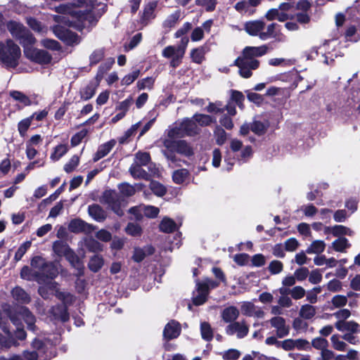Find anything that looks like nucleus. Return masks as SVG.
Returning <instances> with one entry per match:
<instances>
[{
	"instance_id": "26",
	"label": "nucleus",
	"mask_w": 360,
	"mask_h": 360,
	"mask_svg": "<svg viewBox=\"0 0 360 360\" xmlns=\"http://www.w3.org/2000/svg\"><path fill=\"white\" fill-rule=\"evenodd\" d=\"M181 12L180 10H176L172 14L169 15L162 22V27L167 30H170L174 27L181 19Z\"/></svg>"
},
{
	"instance_id": "55",
	"label": "nucleus",
	"mask_w": 360,
	"mask_h": 360,
	"mask_svg": "<svg viewBox=\"0 0 360 360\" xmlns=\"http://www.w3.org/2000/svg\"><path fill=\"white\" fill-rule=\"evenodd\" d=\"M278 24L273 22L268 25L266 31L262 32L259 34V38L262 40H266L271 37H276L275 29Z\"/></svg>"
},
{
	"instance_id": "10",
	"label": "nucleus",
	"mask_w": 360,
	"mask_h": 360,
	"mask_svg": "<svg viewBox=\"0 0 360 360\" xmlns=\"http://www.w3.org/2000/svg\"><path fill=\"white\" fill-rule=\"evenodd\" d=\"M181 333V326L176 320L169 321L165 326L162 333L163 340L170 341L177 338Z\"/></svg>"
},
{
	"instance_id": "41",
	"label": "nucleus",
	"mask_w": 360,
	"mask_h": 360,
	"mask_svg": "<svg viewBox=\"0 0 360 360\" xmlns=\"http://www.w3.org/2000/svg\"><path fill=\"white\" fill-rule=\"evenodd\" d=\"M316 314V309L311 304H304L300 310V316L304 319H311Z\"/></svg>"
},
{
	"instance_id": "31",
	"label": "nucleus",
	"mask_w": 360,
	"mask_h": 360,
	"mask_svg": "<svg viewBox=\"0 0 360 360\" xmlns=\"http://www.w3.org/2000/svg\"><path fill=\"white\" fill-rule=\"evenodd\" d=\"M105 53L104 48L94 50L89 56V67H94L101 62L105 57Z\"/></svg>"
},
{
	"instance_id": "46",
	"label": "nucleus",
	"mask_w": 360,
	"mask_h": 360,
	"mask_svg": "<svg viewBox=\"0 0 360 360\" xmlns=\"http://www.w3.org/2000/svg\"><path fill=\"white\" fill-rule=\"evenodd\" d=\"M32 122L31 119L27 117L18 123V131L21 137L24 138L27 135V131L30 127Z\"/></svg>"
},
{
	"instance_id": "38",
	"label": "nucleus",
	"mask_w": 360,
	"mask_h": 360,
	"mask_svg": "<svg viewBox=\"0 0 360 360\" xmlns=\"http://www.w3.org/2000/svg\"><path fill=\"white\" fill-rule=\"evenodd\" d=\"M68 151V147L66 144H58L53 148V151L51 153L50 158L53 161H58L65 155Z\"/></svg>"
},
{
	"instance_id": "43",
	"label": "nucleus",
	"mask_w": 360,
	"mask_h": 360,
	"mask_svg": "<svg viewBox=\"0 0 360 360\" xmlns=\"http://www.w3.org/2000/svg\"><path fill=\"white\" fill-rule=\"evenodd\" d=\"M345 37L347 41L356 43L360 39V34L354 25H351L346 30Z\"/></svg>"
},
{
	"instance_id": "20",
	"label": "nucleus",
	"mask_w": 360,
	"mask_h": 360,
	"mask_svg": "<svg viewBox=\"0 0 360 360\" xmlns=\"http://www.w3.org/2000/svg\"><path fill=\"white\" fill-rule=\"evenodd\" d=\"M337 330L340 331H349L352 333H356L360 332V326L359 323L354 321H338L335 323Z\"/></svg>"
},
{
	"instance_id": "59",
	"label": "nucleus",
	"mask_w": 360,
	"mask_h": 360,
	"mask_svg": "<svg viewBox=\"0 0 360 360\" xmlns=\"http://www.w3.org/2000/svg\"><path fill=\"white\" fill-rule=\"evenodd\" d=\"M311 345L315 349L323 351V349H326L328 346V342L326 339L319 337L312 340Z\"/></svg>"
},
{
	"instance_id": "64",
	"label": "nucleus",
	"mask_w": 360,
	"mask_h": 360,
	"mask_svg": "<svg viewBox=\"0 0 360 360\" xmlns=\"http://www.w3.org/2000/svg\"><path fill=\"white\" fill-rule=\"evenodd\" d=\"M86 245L90 252H97L103 250V245L95 239H90L86 242Z\"/></svg>"
},
{
	"instance_id": "24",
	"label": "nucleus",
	"mask_w": 360,
	"mask_h": 360,
	"mask_svg": "<svg viewBox=\"0 0 360 360\" xmlns=\"http://www.w3.org/2000/svg\"><path fill=\"white\" fill-rule=\"evenodd\" d=\"M270 126L269 121L265 120L264 122L254 120L251 123V131L256 135L261 136L264 135Z\"/></svg>"
},
{
	"instance_id": "16",
	"label": "nucleus",
	"mask_w": 360,
	"mask_h": 360,
	"mask_svg": "<svg viewBox=\"0 0 360 360\" xmlns=\"http://www.w3.org/2000/svg\"><path fill=\"white\" fill-rule=\"evenodd\" d=\"M265 22L261 20H250L244 24V30L251 36H259L264 29Z\"/></svg>"
},
{
	"instance_id": "45",
	"label": "nucleus",
	"mask_w": 360,
	"mask_h": 360,
	"mask_svg": "<svg viewBox=\"0 0 360 360\" xmlns=\"http://www.w3.org/2000/svg\"><path fill=\"white\" fill-rule=\"evenodd\" d=\"M32 245V241L31 240H26L22 244L20 245V246L18 248L17 251L15 252L13 260L15 262H19L22 257L25 255V254L27 252V251L30 248Z\"/></svg>"
},
{
	"instance_id": "44",
	"label": "nucleus",
	"mask_w": 360,
	"mask_h": 360,
	"mask_svg": "<svg viewBox=\"0 0 360 360\" xmlns=\"http://www.w3.org/2000/svg\"><path fill=\"white\" fill-rule=\"evenodd\" d=\"M125 231L128 235L134 237L141 236L143 233L141 226L138 224L132 222L128 223L125 228Z\"/></svg>"
},
{
	"instance_id": "19",
	"label": "nucleus",
	"mask_w": 360,
	"mask_h": 360,
	"mask_svg": "<svg viewBox=\"0 0 360 360\" xmlns=\"http://www.w3.org/2000/svg\"><path fill=\"white\" fill-rule=\"evenodd\" d=\"M63 257H65V259L70 262L72 266L79 271V276L84 274L83 262L72 249L70 248Z\"/></svg>"
},
{
	"instance_id": "39",
	"label": "nucleus",
	"mask_w": 360,
	"mask_h": 360,
	"mask_svg": "<svg viewBox=\"0 0 360 360\" xmlns=\"http://www.w3.org/2000/svg\"><path fill=\"white\" fill-rule=\"evenodd\" d=\"M189 172L186 169H176L172 174V181L176 184H181L186 181Z\"/></svg>"
},
{
	"instance_id": "15",
	"label": "nucleus",
	"mask_w": 360,
	"mask_h": 360,
	"mask_svg": "<svg viewBox=\"0 0 360 360\" xmlns=\"http://www.w3.org/2000/svg\"><path fill=\"white\" fill-rule=\"evenodd\" d=\"M157 1H150L144 6L143 13L139 22L143 26H146L151 20L155 18V10L157 7Z\"/></svg>"
},
{
	"instance_id": "3",
	"label": "nucleus",
	"mask_w": 360,
	"mask_h": 360,
	"mask_svg": "<svg viewBox=\"0 0 360 360\" xmlns=\"http://www.w3.org/2000/svg\"><path fill=\"white\" fill-rule=\"evenodd\" d=\"M6 27L11 36L21 45H34L37 42L32 32L22 23L11 20L7 22Z\"/></svg>"
},
{
	"instance_id": "51",
	"label": "nucleus",
	"mask_w": 360,
	"mask_h": 360,
	"mask_svg": "<svg viewBox=\"0 0 360 360\" xmlns=\"http://www.w3.org/2000/svg\"><path fill=\"white\" fill-rule=\"evenodd\" d=\"M155 79L153 77H147L140 79L136 83V86L139 90H143L146 88L151 89L153 87Z\"/></svg>"
},
{
	"instance_id": "30",
	"label": "nucleus",
	"mask_w": 360,
	"mask_h": 360,
	"mask_svg": "<svg viewBox=\"0 0 360 360\" xmlns=\"http://www.w3.org/2000/svg\"><path fill=\"white\" fill-rule=\"evenodd\" d=\"M160 230L166 233H173L176 230V224L175 221L167 217H165L159 225Z\"/></svg>"
},
{
	"instance_id": "56",
	"label": "nucleus",
	"mask_w": 360,
	"mask_h": 360,
	"mask_svg": "<svg viewBox=\"0 0 360 360\" xmlns=\"http://www.w3.org/2000/svg\"><path fill=\"white\" fill-rule=\"evenodd\" d=\"M195 3L197 6L205 7L207 11L211 12L215 10L217 1V0H195Z\"/></svg>"
},
{
	"instance_id": "48",
	"label": "nucleus",
	"mask_w": 360,
	"mask_h": 360,
	"mask_svg": "<svg viewBox=\"0 0 360 360\" xmlns=\"http://www.w3.org/2000/svg\"><path fill=\"white\" fill-rule=\"evenodd\" d=\"M10 96L15 101H18L22 103L25 106L31 105L32 101L30 98L26 96L25 94L18 91H13L10 93Z\"/></svg>"
},
{
	"instance_id": "47",
	"label": "nucleus",
	"mask_w": 360,
	"mask_h": 360,
	"mask_svg": "<svg viewBox=\"0 0 360 360\" xmlns=\"http://www.w3.org/2000/svg\"><path fill=\"white\" fill-rule=\"evenodd\" d=\"M136 165L140 166H146L151 161V157L148 152L139 151L135 155Z\"/></svg>"
},
{
	"instance_id": "11",
	"label": "nucleus",
	"mask_w": 360,
	"mask_h": 360,
	"mask_svg": "<svg viewBox=\"0 0 360 360\" xmlns=\"http://www.w3.org/2000/svg\"><path fill=\"white\" fill-rule=\"evenodd\" d=\"M285 57L271 58L269 64L271 66H292L296 64L297 60L292 57V53L290 49H285L281 51Z\"/></svg>"
},
{
	"instance_id": "6",
	"label": "nucleus",
	"mask_w": 360,
	"mask_h": 360,
	"mask_svg": "<svg viewBox=\"0 0 360 360\" xmlns=\"http://www.w3.org/2000/svg\"><path fill=\"white\" fill-rule=\"evenodd\" d=\"M164 146L170 148L180 155L190 158L194 155L193 147L186 140L165 139Z\"/></svg>"
},
{
	"instance_id": "53",
	"label": "nucleus",
	"mask_w": 360,
	"mask_h": 360,
	"mask_svg": "<svg viewBox=\"0 0 360 360\" xmlns=\"http://www.w3.org/2000/svg\"><path fill=\"white\" fill-rule=\"evenodd\" d=\"M88 131L86 129H83L81 131L74 134L70 140V144L72 147L78 146L87 135Z\"/></svg>"
},
{
	"instance_id": "49",
	"label": "nucleus",
	"mask_w": 360,
	"mask_h": 360,
	"mask_svg": "<svg viewBox=\"0 0 360 360\" xmlns=\"http://www.w3.org/2000/svg\"><path fill=\"white\" fill-rule=\"evenodd\" d=\"M79 164V157L77 155H74L72 156V158L70 159V160L65 164L64 165V171L70 174L77 167V166Z\"/></svg>"
},
{
	"instance_id": "29",
	"label": "nucleus",
	"mask_w": 360,
	"mask_h": 360,
	"mask_svg": "<svg viewBox=\"0 0 360 360\" xmlns=\"http://www.w3.org/2000/svg\"><path fill=\"white\" fill-rule=\"evenodd\" d=\"M65 182H64L59 188H58L53 193L50 195L48 198L42 200L39 205V209L41 210L46 207L47 205L51 204L53 201L56 200L58 196L65 191Z\"/></svg>"
},
{
	"instance_id": "33",
	"label": "nucleus",
	"mask_w": 360,
	"mask_h": 360,
	"mask_svg": "<svg viewBox=\"0 0 360 360\" xmlns=\"http://www.w3.org/2000/svg\"><path fill=\"white\" fill-rule=\"evenodd\" d=\"M70 249L68 243L61 240H56L53 243V250L60 257H63Z\"/></svg>"
},
{
	"instance_id": "32",
	"label": "nucleus",
	"mask_w": 360,
	"mask_h": 360,
	"mask_svg": "<svg viewBox=\"0 0 360 360\" xmlns=\"http://www.w3.org/2000/svg\"><path fill=\"white\" fill-rule=\"evenodd\" d=\"M349 229L343 225H335L333 227L326 226L325 228V233H332L335 237H339L348 234Z\"/></svg>"
},
{
	"instance_id": "58",
	"label": "nucleus",
	"mask_w": 360,
	"mask_h": 360,
	"mask_svg": "<svg viewBox=\"0 0 360 360\" xmlns=\"http://www.w3.org/2000/svg\"><path fill=\"white\" fill-rule=\"evenodd\" d=\"M16 345L17 342L14 338H8L0 333V349H8Z\"/></svg>"
},
{
	"instance_id": "2",
	"label": "nucleus",
	"mask_w": 360,
	"mask_h": 360,
	"mask_svg": "<svg viewBox=\"0 0 360 360\" xmlns=\"http://www.w3.org/2000/svg\"><path fill=\"white\" fill-rule=\"evenodd\" d=\"M114 63L115 59L110 58L99 65L95 77L96 82L90 81L88 84L79 90V96L82 101H88L94 96L101 80L104 75L111 69Z\"/></svg>"
},
{
	"instance_id": "9",
	"label": "nucleus",
	"mask_w": 360,
	"mask_h": 360,
	"mask_svg": "<svg viewBox=\"0 0 360 360\" xmlns=\"http://www.w3.org/2000/svg\"><path fill=\"white\" fill-rule=\"evenodd\" d=\"M58 275V270L57 266L53 262L48 261H46L40 271H36L34 274L38 283L45 282L46 280H53Z\"/></svg>"
},
{
	"instance_id": "63",
	"label": "nucleus",
	"mask_w": 360,
	"mask_h": 360,
	"mask_svg": "<svg viewBox=\"0 0 360 360\" xmlns=\"http://www.w3.org/2000/svg\"><path fill=\"white\" fill-rule=\"evenodd\" d=\"M160 212V210L158 207L153 206V205H148L144 207L143 210V214L144 215L150 219H154L156 218Z\"/></svg>"
},
{
	"instance_id": "1",
	"label": "nucleus",
	"mask_w": 360,
	"mask_h": 360,
	"mask_svg": "<svg viewBox=\"0 0 360 360\" xmlns=\"http://www.w3.org/2000/svg\"><path fill=\"white\" fill-rule=\"evenodd\" d=\"M55 296L62 302V304H57L49 310V313L55 321L65 323L70 319L68 307L75 302V297L70 292H61L59 290L56 291Z\"/></svg>"
},
{
	"instance_id": "36",
	"label": "nucleus",
	"mask_w": 360,
	"mask_h": 360,
	"mask_svg": "<svg viewBox=\"0 0 360 360\" xmlns=\"http://www.w3.org/2000/svg\"><path fill=\"white\" fill-rule=\"evenodd\" d=\"M192 119L195 120L196 123L201 127L210 126L212 123L216 122V120L214 118L205 114L195 113L193 116Z\"/></svg>"
},
{
	"instance_id": "37",
	"label": "nucleus",
	"mask_w": 360,
	"mask_h": 360,
	"mask_svg": "<svg viewBox=\"0 0 360 360\" xmlns=\"http://www.w3.org/2000/svg\"><path fill=\"white\" fill-rule=\"evenodd\" d=\"M200 334L202 338L207 341L210 342L213 339L214 333L213 330L208 322L204 321L200 323Z\"/></svg>"
},
{
	"instance_id": "34",
	"label": "nucleus",
	"mask_w": 360,
	"mask_h": 360,
	"mask_svg": "<svg viewBox=\"0 0 360 360\" xmlns=\"http://www.w3.org/2000/svg\"><path fill=\"white\" fill-rule=\"evenodd\" d=\"M103 264L104 260L102 256L95 255L91 257L88 264V267L92 272L96 273L103 267Z\"/></svg>"
},
{
	"instance_id": "25",
	"label": "nucleus",
	"mask_w": 360,
	"mask_h": 360,
	"mask_svg": "<svg viewBox=\"0 0 360 360\" xmlns=\"http://www.w3.org/2000/svg\"><path fill=\"white\" fill-rule=\"evenodd\" d=\"M89 214L97 221H103L106 219L103 209L98 204H93L88 207Z\"/></svg>"
},
{
	"instance_id": "21",
	"label": "nucleus",
	"mask_w": 360,
	"mask_h": 360,
	"mask_svg": "<svg viewBox=\"0 0 360 360\" xmlns=\"http://www.w3.org/2000/svg\"><path fill=\"white\" fill-rule=\"evenodd\" d=\"M11 295L18 303L26 304L31 302L30 295L21 287L15 286L11 290Z\"/></svg>"
},
{
	"instance_id": "50",
	"label": "nucleus",
	"mask_w": 360,
	"mask_h": 360,
	"mask_svg": "<svg viewBox=\"0 0 360 360\" xmlns=\"http://www.w3.org/2000/svg\"><path fill=\"white\" fill-rule=\"evenodd\" d=\"M214 134L216 137V143L219 146H222L226 141V132L221 126H216L214 130Z\"/></svg>"
},
{
	"instance_id": "54",
	"label": "nucleus",
	"mask_w": 360,
	"mask_h": 360,
	"mask_svg": "<svg viewBox=\"0 0 360 360\" xmlns=\"http://www.w3.org/2000/svg\"><path fill=\"white\" fill-rule=\"evenodd\" d=\"M118 188L120 193L126 197H131L136 193L134 187L128 183H122Z\"/></svg>"
},
{
	"instance_id": "28",
	"label": "nucleus",
	"mask_w": 360,
	"mask_h": 360,
	"mask_svg": "<svg viewBox=\"0 0 360 360\" xmlns=\"http://www.w3.org/2000/svg\"><path fill=\"white\" fill-rule=\"evenodd\" d=\"M103 202L107 204L109 207L116 205L120 202V198L118 194L114 190H105L103 193Z\"/></svg>"
},
{
	"instance_id": "17",
	"label": "nucleus",
	"mask_w": 360,
	"mask_h": 360,
	"mask_svg": "<svg viewBox=\"0 0 360 360\" xmlns=\"http://www.w3.org/2000/svg\"><path fill=\"white\" fill-rule=\"evenodd\" d=\"M116 144V141L115 139H110V141L100 145L98 148L97 151L94 153L93 156V162H96L101 158L106 156L114 148Z\"/></svg>"
},
{
	"instance_id": "61",
	"label": "nucleus",
	"mask_w": 360,
	"mask_h": 360,
	"mask_svg": "<svg viewBox=\"0 0 360 360\" xmlns=\"http://www.w3.org/2000/svg\"><path fill=\"white\" fill-rule=\"evenodd\" d=\"M268 269L271 274H278L283 271V264L279 260H273L270 262Z\"/></svg>"
},
{
	"instance_id": "5",
	"label": "nucleus",
	"mask_w": 360,
	"mask_h": 360,
	"mask_svg": "<svg viewBox=\"0 0 360 360\" xmlns=\"http://www.w3.org/2000/svg\"><path fill=\"white\" fill-rule=\"evenodd\" d=\"M24 55L31 62L41 66L51 63L53 56L46 50L37 49L36 46H23Z\"/></svg>"
},
{
	"instance_id": "62",
	"label": "nucleus",
	"mask_w": 360,
	"mask_h": 360,
	"mask_svg": "<svg viewBox=\"0 0 360 360\" xmlns=\"http://www.w3.org/2000/svg\"><path fill=\"white\" fill-rule=\"evenodd\" d=\"M133 102V99L131 96H129L124 101L120 102L118 105L116 106V110H120L122 112H124L126 115L128 112L131 103Z\"/></svg>"
},
{
	"instance_id": "13",
	"label": "nucleus",
	"mask_w": 360,
	"mask_h": 360,
	"mask_svg": "<svg viewBox=\"0 0 360 360\" xmlns=\"http://www.w3.org/2000/svg\"><path fill=\"white\" fill-rule=\"evenodd\" d=\"M68 230L74 233H90L93 230V226L82 219L76 218L70 221Z\"/></svg>"
},
{
	"instance_id": "35",
	"label": "nucleus",
	"mask_w": 360,
	"mask_h": 360,
	"mask_svg": "<svg viewBox=\"0 0 360 360\" xmlns=\"http://www.w3.org/2000/svg\"><path fill=\"white\" fill-rule=\"evenodd\" d=\"M149 188L153 193L158 197H162L167 193V188L160 182L150 179Z\"/></svg>"
},
{
	"instance_id": "23",
	"label": "nucleus",
	"mask_w": 360,
	"mask_h": 360,
	"mask_svg": "<svg viewBox=\"0 0 360 360\" xmlns=\"http://www.w3.org/2000/svg\"><path fill=\"white\" fill-rule=\"evenodd\" d=\"M240 311L235 306L227 307L222 311L221 317L225 323H233L239 316Z\"/></svg>"
},
{
	"instance_id": "7",
	"label": "nucleus",
	"mask_w": 360,
	"mask_h": 360,
	"mask_svg": "<svg viewBox=\"0 0 360 360\" xmlns=\"http://www.w3.org/2000/svg\"><path fill=\"white\" fill-rule=\"evenodd\" d=\"M186 46H166L162 51V56L171 58L170 66L173 68L179 67L185 54Z\"/></svg>"
},
{
	"instance_id": "22",
	"label": "nucleus",
	"mask_w": 360,
	"mask_h": 360,
	"mask_svg": "<svg viewBox=\"0 0 360 360\" xmlns=\"http://www.w3.org/2000/svg\"><path fill=\"white\" fill-rule=\"evenodd\" d=\"M209 51L207 46H198L193 49L190 53L192 62L201 64L205 60V53Z\"/></svg>"
},
{
	"instance_id": "52",
	"label": "nucleus",
	"mask_w": 360,
	"mask_h": 360,
	"mask_svg": "<svg viewBox=\"0 0 360 360\" xmlns=\"http://www.w3.org/2000/svg\"><path fill=\"white\" fill-rule=\"evenodd\" d=\"M140 73V70L136 69L125 75L121 80L122 85L129 86L131 84L139 77Z\"/></svg>"
},
{
	"instance_id": "12",
	"label": "nucleus",
	"mask_w": 360,
	"mask_h": 360,
	"mask_svg": "<svg viewBox=\"0 0 360 360\" xmlns=\"http://www.w3.org/2000/svg\"><path fill=\"white\" fill-rule=\"evenodd\" d=\"M226 333L229 335H232L236 333L238 338H243L248 335L249 328L244 320L241 323L235 321L226 326Z\"/></svg>"
},
{
	"instance_id": "42",
	"label": "nucleus",
	"mask_w": 360,
	"mask_h": 360,
	"mask_svg": "<svg viewBox=\"0 0 360 360\" xmlns=\"http://www.w3.org/2000/svg\"><path fill=\"white\" fill-rule=\"evenodd\" d=\"M326 244L323 240H316L311 243L310 246L307 249L308 254L315 253L320 254L325 250Z\"/></svg>"
},
{
	"instance_id": "14",
	"label": "nucleus",
	"mask_w": 360,
	"mask_h": 360,
	"mask_svg": "<svg viewBox=\"0 0 360 360\" xmlns=\"http://www.w3.org/2000/svg\"><path fill=\"white\" fill-rule=\"evenodd\" d=\"M273 49V46H245L242 53L244 59H252L253 57L262 56Z\"/></svg>"
},
{
	"instance_id": "57",
	"label": "nucleus",
	"mask_w": 360,
	"mask_h": 360,
	"mask_svg": "<svg viewBox=\"0 0 360 360\" xmlns=\"http://www.w3.org/2000/svg\"><path fill=\"white\" fill-rule=\"evenodd\" d=\"M26 23L34 32H41L43 27L41 22L37 20L35 18L29 17L26 18Z\"/></svg>"
},
{
	"instance_id": "40",
	"label": "nucleus",
	"mask_w": 360,
	"mask_h": 360,
	"mask_svg": "<svg viewBox=\"0 0 360 360\" xmlns=\"http://www.w3.org/2000/svg\"><path fill=\"white\" fill-rule=\"evenodd\" d=\"M350 244L347 238L345 237H340L338 239L335 240L332 243V247L333 250L336 252H343L345 249L349 248Z\"/></svg>"
},
{
	"instance_id": "4",
	"label": "nucleus",
	"mask_w": 360,
	"mask_h": 360,
	"mask_svg": "<svg viewBox=\"0 0 360 360\" xmlns=\"http://www.w3.org/2000/svg\"><path fill=\"white\" fill-rule=\"evenodd\" d=\"M21 57L20 46H0V63L7 70L15 69Z\"/></svg>"
},
{
	"instance_id": "60",
	"label": "nucleus",
	"mask_w": 360,
	"mask_h": 360,
	"mask_svg": "<svg viewBox=\"0 0 360 360\" xmlns=\"http://www.w3.org/2000/svg\"><path fill=\"white\" fill-rule=\"evenodd\" d=\"M231 99L237 104L240 108H243L245 96L241 91L237 90H231Z\"/></svg>"
},
{
	"instance_id": "18",
	"label": "nucleus",
	"mask_w": 360,
	"mask_h": 360,
	"mask_svg": "<svg viewBox=\"0 0 360 360\" xmlns=\"http://www.w3.org/2000/svg\"><path fill=\"white\" fill-rule=\"evenodd\" d=\"M180 129H182L187 136H193L200 133V129L198 128L195 120L190 118H185L180 124Z\"/></svg>"
},
{
	"instance_id": "27",
	"label": "nucleus",
	"mask_w": 360,
	"mask_h": 360,
	"mask_svg": "<svg viewBox=\"0 0 360 360\" xmlns=\"http://www.w3.org/2000/svg\"><path fill=\"white\" fill-rule=\"evenodd\" d=\"M140 165H132L129 167V172L133 178L136 179H143L146 181H150L151 179V174L148 173Z\"/></svg>"
},
{
	"instance_id": "8",
	"label": "nucleus",
	"mask_w": 360,
	"mask_h": 360,
	"mask_svg": "<svg viewBox=\"0 0 360 360\" xmlns=\"http://www.w3.org/2000/svg\"><path fill=\"white\" fill-rule=\"evenodd\" d=\"M53 32L56 36L65 45H72V44L80 43L81 37L75 32L60 25H56Z\"/></svg>"
}]
</instances>
